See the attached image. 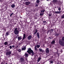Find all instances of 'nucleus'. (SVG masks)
<instances>
[{"label": "nucleus", "mask_w": 64, "mask_h": 64, "mask_svg": "<svg viewBox=\"0 0 64 64\" xmlns=\"http://www.w3.org/2000/svg\"><path fill=\"white\" fill-rule=\"evenodd\" d=\"M27 52H28L30 54H31L32 53V56H33L34 55V52H33V51L30 48L28 49V50L27 51Z\"/></svg>", "instance_id": "obj_1"}, {"label": "nucleus", "mask_w": 64, "mask_h": 64, "mask_svg": "<svg viewBox=\"0 0 64 64\" xmlns=\"http://www.w3.org/2000/svg\"><path fill=\"white\" fill-rule=\"evenodd\" d=\"M62 40H59V43L62 46H64V42L63 41H64V37H63L62 38Z\"/></svg>", "instance_id": "obj_2"}, {"label": "nucleus", "mask_w": 64, "mask_h": 64, "mask_svg": "<svg viewBox=\"0 0 64 64\" xmlns=\"http://www.w3.org/2000/svg\"><path fill=\"white\" fill-rule=\"evenodd\" d=\"M11 51L10 50H7V52H6V55H8L9 56L11 54Z\"/></svg>", "instance_id": "obj_3"}, {"label": "nucleus", "mask_w": 64, "mask_h": 64, "mask_svg": "<svg viewBox=\"0 0 64 64\" xmlns=\"http://www.w3.org/2000/svg\"><path fill=\"white\" fill-rule=\"evenodd\" d=\"M20 61L22 64L25 63V60H24V58H20Z\"/></svg>", "instance_id": "obj_4"}, {"label": "nucleus", "mask_w": 64, "mask_h": 64, "mask_svg": "<svg viewBox=\"0 0 64 64\" xmlns=\"http://www.w3.org/2000/svg\"><path fill=\"white\" fill-rule=\"evenodd\" d=\"M17 28H15L14 31L15 34L16 35H17V34L19 33V30H17Z\"/></svg>", "instance_id": "obj_5"}, {"label": "nucleus", "mask_w": 64, "mask_h": 64, "mask_svg": "<svg viewBox=\"0 0 64 64\" xmlns=\"http://www.w3.org/2000/svg\"><path fill=\"white\" fill-rule=\"evenodd\" d=\"M49 49L48 48H47L46 49V52L47 54H48L49 53Z\"/></svg>", "instance_id": "obj_6"}, {"label": "nucleus", "mask_w": 64, "mask_h": 64, "mask_svg": "<svg viewBox=\"0 0 64 64\" xmlns=\"http://www.w3.org/2000/svg\"><path fill=\"white\" fill-rule=\"evenodd\" d=\"M62 3L60 1H58L57 3V4H58V5L60 6L61 5Z\"/></svg>", "instance_id": "obj_7"}, {"label": "nucleus", "mask_w": 64, "mask_h": 64, "mask_svg": "<svg viewBox=\"0 0 64 64\" xmlns=\"http://www.w3.org/2000/svg\"><path fill=\"white\" fill-rule=\"evenodd\" d=\"M18 41H20V40H21L22 39V38L21 36H18Z\"/></svg>", "instance_id": "obj_8"}, {"label": "nucleus", "mask_w": 64, "mask_h": 64, "mask_svg": "<svg viewBox=\"0 0 64 64\" xmlns=\"http://www.w3.org/2000/svg\"><path fill=\"white\" fill-rule=\"evenodd\" d=\"M26 38V34H23V36L22 38V40H24V39H25Z\"/></svg>", "instance_id": "obj_9"}, {"label": "nucleus", "mask_w": 64, "mask_h": 64, "mask_svg": "<svg viewBox=\"0 0 64 64\" xmlns=\"http://www.w3.org/2000/svg\"><path fill=\"white\" fill-rule=\"evenodd\" d=\"M37 30H35L34 31V35H35L36 34V33L37 32Z\"/></svg>", "instance_id": "obj_10"}, {"label": "nucleus", "mask_w": 64, "mask_h": 64, "mask_svg": "<svg viewBox=\"0 0 64 64\" xmlns=\"http://www.w3.org/2000/svg\"><path fill=\"white\" fill-rule=\"evenodd\" d=\"M28 40H30L32 38V36L31 35H29L28 37Z\"/></svg>", "instance_id": "obj_11"}, {"label": "nucleus", "mask_w": 64, "mask_h": 64, "mask_svg": "<svg viewBox=\"0 0 64 64\" xmlns=\"http://www.w3.org/2000/svg\"><path fill=\"white\" fill-rule=\"evenodd\" d=\"M58 1L57 0H54L53 1V2L55 3V4H57V2H58Z\"/></svg>", "instance_id": "obj_12"}, {"label": "nucleus", "mask_w": 64, "mask_h": 64, "mask_svg": "<svg viewBox=\"0 0 64 64\" xmlns=\"http://www.w3.org/2000/svg\"><path fill=\"white\" fill-rule=\"evenodd\" d=\"M37 35L38 37V39H39V38H40V35H39V33L38 32H37Z\"/></svg>", "instance_id": "obj_13"}, {"label": "nucleus", "mask_w": 64, "mask_h": 64, "mask_svg": "<svg viewBox=\"0 0 64 64\" xmlns=\"http://www.w3.org/2000/svg\"><path fill=\"white\" fill-rule=\"evenodd\" d=\"M25 4L26 5H28L30 4V2H25Z\"/></svg>", "instance_id": "obj_14"}, {"label": "nucleus", "mask_w": 64, "mask_h": 64, "mask_svg": "<svg viewBox=\"0 0 64 64\" xmlns=\"http://www.w3.org/2000/svg\"><path fill=\"white\" fill-rule=\"evenodd\" d=\"M39 50L40 51V52H44V51L43 50H42L41 48H39Z\"/></svg>", "instance_id": "obj_15"}, {"label": "nucleus", "mask_w": 64, "mask_h": 64, "mask_svg": "<svg viewBox=\"0 0 64 64\" xmlns=\"http://www.w3.org/2000/svg\"><path fill=\"white\" fill-rule=\"evenodd\" d=\"M11 7L12 8H14L15 7V5L14 4H12L11 6Z\"/></svg>", "instance_id": "obj_16"}, {"label": "nucleus", "mask_w": 64, "mask_h": 64, "mask_svg": "<svg viewBox=\"0 0 64 64\" xmlns=\"http://www.w3.org/2000/svg\"><path fill=\"white\" fill-rule=\"evenodd\" d=\"M41 57H39L38 59V62H39V61L41 60Z\"/></svg>", "instance_id": "obj_17"}, {"label": "nucleus", "mask_w": 64, "mask_h": 64, "mask_svg": "<svg viewBox=\"0 0 64 64\" xmlns=\"http://www.w3.org/2000/svg\"><path fill=\"white\" fill-rule=\"evenodd\" d=\"M61 12V11H57V12H55L54 13H56V14H59V13H60Z\"/></svg>", "instance_id": "obj_18"}, {"label": "nucleus", "mask_w": 64, "mask_h": 64, "mask_svg": "<svg viewBox=\"0 0 64 64\" xmlns=\"http://www.w3.org/2000/svg\"><path fill=\"white\" fill-rule=\"evenodd\" d=\"M24 56L26 57H27L28 56V54H27L26 52L25 54H24Z\"/></svg>", "instance_id": "obj_19"}, {"label": "nucleus", "mask_w": 64, "mask_h": 64, "mask_svg": "<svg viewBox=\"0 0 64 64\" xmlns=\"http://www.w3.org/2000/svg\"><path fill=\"white\" fill-rule=\"evenodd\" d=\"M34 50L35 51H38V49L36 48V46H35L34 47Z\"/></svg>", "instance_id": "obj_20"}, {"label": "nucleus", "mask_w": 64, "mask_h": 64, "mask_svg": "<svg viewBox=\"0 0 64 64\" xmlns=\"http://www.w3.org/2000/svg\"><path fill=\"white\" fill-rule=\"evenodd\" d=\"M4 44L5 45H8V43L7 42H6L4 43Z\"/></svg>", "instance_id": "obj_21"}, {"label": "nucleus", "mask_w": 64, "mask_h": 64, "mask_svg": "<svg viewBox=\"0 0 64 64\" xmlns=\"http://www.w3.org/2000/svg\"><path fill=\"white\" fill-rule=\"evenodd\" d=\"M40 47V45H37L36 46V47H37V48H39Z\"/></svg>", "instance_id": "obj_22"}, {"label": "nucleus", "mask_w": 64, "mask_h": 64, "mask_svg": "<svg viewBox=\"0 0 64 64\" xmlns=\"http://www.w3.org/2000/svg\"><path fill=\"white\" fill-rule=\"evenodd\" d=\"M26 50V47H24L22 48V50Z\"/></svg>", "instance_id": "obj_23"}, {"label": "nucleus", "mask_w": 64, "mask_h": 64, "mask_svg": "<svg viewBox=\"0 0 64 64\" xmlns=\"http://www.w3.org/2000/svg\"><path fill=\"white\" fill-rule=\"evenodd\" d=\"M55 42V40H53L52 42L51 43V44H54Z\"/></svg>", "instance_id": "obj_24"}, {"label": "nucleus", "mask_w": 64, "mask_h": 64, "mask_svg": "<svg viewBox=\"0 0 64 64\" xmlns=\"http://www.w3.org/2000/svg\"><path fill=\"white\" fill-rule=\"evenodd\" d=\"M45 10H41V13H44V12H45Z\"/></svg>", "instance_id": "obj_25"}, {"label": "nucleus", "mask_w": 64, "mask_h": 64, "mask_svg": "<svg viewBox=\"0 0 64 64\" xmlns=\"http://www.w3.org/2000/svg\"><path fill=\"white\" fill-rule=\"evenodd\" d=\"M6 36H8V35H9V32H6Z\"/></svg>", "instance_id": "obj_26"}, {"label": "nucleus", "mask_w": 64, "mask_h": 64, "mask_svg": "<svg viewBox=\"0 0 64 64\" xmlns=\"http://www.w3.org/2000/svg\"><path fill=\"white\" fill-rule=\"evenodd\" d=\"M36 3H39L40 2V0H37L36 1Z\"/></svg>", "instance_id": "obj_27"}, {"label": "nucleus", "mask_w": 64, "mask_h": 64, "mask_svg": "<svg viewBox=\"0 0 64 64\" xmlns=\"http://www.w3.org/2000/svg\"><path fill=\"white\" fill-rule=\"evenodd\" d=\"M18 51L19 52H20L21 51V50L20 49L18 50Z\"/></svg>", "instance_id": "obj_28"}, {"label": "nucleus", "mask_w": 64, "mask_h": 64, "mask_svg": "<svg viewBox=\"0 0 64 64\" xmlns=\"http://www.w3.org/2000/svg\"><path fill=\"white\" fill-rule=\"evenodd\" d=\"M44 14V13H43L42 14L40 13V16H42V15H43Z\"/></svg>", "instance_id": "obj_29"}, {"label": "nucleus", "mask_w": 64, "mask_h": 64, "mask_svg": "<svg viewBox=\"0 0 64 64\" xmlns=\"http://www.w3.org/2000/svg\"><path fill=\"white\" fill-rule=\"evenodd\" d=\"M13 14V13L11 14H10V17H12V15Z\"/></svg>", "instance_id": "obj_30"}, {"label": "nucleus", "mask_w": 64, "mask_h": 64, "mask_svg": "<svg viewBox=\"0 0 64 64\" xmlns=\"http://www.w3.org/2000/svg\"><path fill=\"white\" fill-rule=\"evenodd\" d=\"M62 18H64V14L62 16Z\"/></svg>", "instance_id": "obj_31"}, {"label": "nucleus", "mask_w": 64, "mask_h": 64, "mask_svg": "<svg viewBox=\"0 0 64 64\" xmlns=\"http://www.w3.org/2000/svg\"><path fill=\"white\" fill-rule=\"evenodd\" d=\"M61 8H58V10L59 11H60V10H61Z\"/></svg>", "instance_id": "obj_32"}, {"label": "nucleus", "mask_w": 64, "mask_h": 64, "mask_svg": "<svg viewBox=\"0 0 64 64\" xmlns=\"http://www.w3.org/2000/svg\"><path fill=\"white\" fill-rule=\"evenodd\" d=\"M54 31V30H53V29H52L51 30V32H53V31Z\"/></svg>", "instance_id": "obj_33"}, {"label": "nucleus", "mask_w": 64, "mask_h": 64, "mask_svg": "<svg viewBox=\"0 0 64 64\" xmlns=\"http://www.w3.org/2000/svg\"><path fill=\"white\" fill-rule=\"evenodd\" d=\"M10 49H12V46H10Z\"/></svg>", "instance_id": "obj_34"}, {"label": "nucleus", "mask_w": 64, "mask_h": 64, "mask_svg": "<svg viewBox=\"0 0 64 64\" xmlns=\"http://www.w3.org/2000/svg\"><path fill=\"white\" fill-rule=\"evenodd\" d=\"M36 6H38V4H36Z\"/></svg>", "instance_id": "obj_35"}, {"label": "nucleus", "mask_w": 64, "mask_h": 64, "mask_svg": "<svg viewBox=\"0 0 64 64\" xmlns=\"http://www.w3.org/2000/svg\"><path fill=\"white\" fill-rule=\"evenodd\" d=\"M53 61H51L50 62V63H53Z\"/></svg>", "instance_id": "obj_36"}, {"label": "nucleus", "mask_w": 64, "mask_h": 64, "mask_svg": "<svg viewBox=\"0 0 64 64\" xmlns=\"http://www.w3.org/2000/svg\"><path fill=\"white\" fill-rule=\"evenodd\" d=\"M15 47V46H12V47H13V48H14V47Z\"/></svg>", "instance_id": "obj_37"}, {"label": "nucleus", "mask_w": 64, "mask_h": 64, "mask_svg": "<svg viewBox=\"0 0 64 64\" xmlns=\"http://www.w3.org/2000/svg\"><path fill=\"white\" fill-rule=\"evenodd\" d=\"M46 21H44L43 22V23H46Z\"/></svg>", "instance_id": "obj_38"}, {"label": "nucleus", "mask_w": 64, "mask_h": 64, "mask_svg": "<svg viewBox=\"0 0 64 64\" xmlns=\"http://www.w3.org/2000/svg\"><path fill=\"white\" fill-rule=\"evenodd\" d=\"M51 16V14H50L49 15V16Z\"/></svg>", "instance_id": "obj_39"}, {"label": "nucleus", "mask_w": 64, "mask_h": 64, "mask_svg": "<svg viewBox=\"0 0 64 64\" xmlns=\"http://www.w3.org/2000/svg\"><path fill=\"white\" fill-rule=\"evenodd\" d=\"M10 45H11V44H10L8 45V46H9Z\"/></svg>", "instance_id": "obj_40"}, {"label": "nucleus", "mask_w": 64, "mask_h": 64, "mask_svg": "<svg viewBox=\"0 0 64 64\" xmlns=\"http://www.w3.org/2000/svg\"><path fill=\"white\" fill-rule=\"evenodd\" d=\"M47 1H50V0H46Z\"/></svg>", "instance_id": "obj_41"}, {"label": "nucleus", "mask_w": 64, "mask_h": 64, "mask_svg": "<svg viewBox=\"0 0 64 64\" xmlns=\"http://www.w3.org/2000/svg\"><path fill=\"white\" fill-rule=\"evenodd\" d=\"M18 47V46H17L16 47V48H17Z\"/></svg>", "instance_id": "obj_42"}, {"label": "nucleus", "mask_w": 64, "mask_h": 64, "mask_svg": "<svg viewBox=\"0 0 64 64\" xmlns=\"http://www.w3.org/2000/svg\"><path fill=\"white\" fill-rule=\"evenodd\" d=\"M59 63L58 62L56 64H59Z\"/></svg>", "instance_id": "obj_43"}, {"label": "nucleus", "mask_w": 64, "mask_h": 64, "mask_svg": "<svg viewBox=\"0 0 64 64\" xmlns=\"http://www.w3.org/2000/svg\"><path fill=\"white\" fill-rule=\"evenodd\" d=\"M0 2H1V1H2V0H0Z\"/></svg>", "instance_id": "obj_44"}, {"label": "nucleus", "mask_w": 64, "mask_h": 64, "mask_svg": "<svg viewBox=\"0 0 64 64\" xmlns=\"http://www.w3.org/2000/svg\"><path fill=\"white\" fill-rule=\"evenodd\" d=\"M6 64H8L7 63H6Z\"/></svg>", "instance_id": "obj_45"}, {"label": "nucleus", "mask_w": 64, "mask_h": 64, "mask_svg": "<svg viewBox=\"0 0 64 64\" xmlns=\"http://www.w3.org/2000/svg\"><path fill=\"white\" fill-rule=\"evenodd\" d=\"M20 31H21V30H20Z\"/></svg>", "instance_id": "obj_46"}, {"label": "nucleus", "mask_w": 64, "mask_h": 64, "mask_svg": "<svg viewBox=\"0 0 64 64\" xmlns=\"http://www.w3.org/2000/svg\"><path fill=\"white\" fill-rule=\"evenodd\" d=\"M18 29H19V28H18Z\"/></svg>", "instance_id": "obj_47"}]
</instances>
